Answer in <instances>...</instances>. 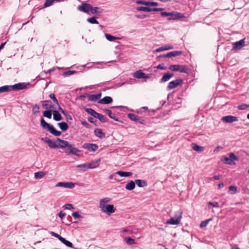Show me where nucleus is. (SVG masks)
Segmentation results:
<instances>
[{
  "label": "nucleus",
  "mask_w": 249,
  "mask_h": 249,
  "mask_svg": "<svg viewBox=\"0 0 249 249\" xmlns=\"http://www.w3.org/2000/svg\"><path fill=\"white\" fill-rule=\"evenodd\" d=\"M245 39H242L238 41L232 43V49L233 50H239L245 46Z\"/></svg>",
  "instance_id": "obj_10"
},
{
  "label": "nucleus",
  "mask_w": 249,
  "mask_h": 249,
  "mask_svg": "<svg viewBox=\"0 0 249 249\" xmlns=\"http://www.w3.org/2000/svg\"><path fill=\"white\" fill-rule=\"evenodd\" d=\"M164 10L163 8H150V12L154 11V12H157V11H160L161 12H162Z\"/></svg>",
  "instance_id": "obj_54"
},
{
  "label": "nucleus",
  "mask_w": 249,
  "mask_h": 249,
  "mask_svg": "<svg viewBox=\"0 0 249 249\" xmlns=\"http://www.w3.org/2000/svg\"><path fill=\"white\" fill-rule=\"evenodd\" d=\"M98 119L100 121H101L102 123H105L108 121V119H107V118L102 114L101 115Z\"/></svg>",
  "instance_id": "obj_51"
},
{
  "label": "nucleus",
  "mask_w": 249,
  "mask_h": 249,
  "mask_svg": "<svg viewBox=\"0 0 249 249\" xmlns=\"http://www.w3.org/2000/svg\"><path fill=\"white\" fill-rule=\"evenodd\" d=\"M49 96L53 100L54 103L59 106L58 101L54 93H51Z\"/></svg>",
  "instance_id": "obj_47"
},
{
  "label": "nucleus",
  "mask_w": 249,
  "mask_h": 249,
  "mask_svg": "<svg viewBox=\"0 0 249 249\" xmlns=\"http://www.w3.org/2000/svg\"><path fill=\"white\" fill-rule=\"evenodd\" d=\"M94 133L96 137L100 139H103L106 136L105 133L103 132L102 130L100 128H95Z\"/></svg>",
  "instance_id": "obj_22"
},
{
  "label": "nucleus",
  "mask_w": 249,
  "mask_h": 249,
  "mask_svg": "<svg viewBox=\"0 0 249 249\" xmlns=\"http://www.w3.org/2000/svg\"><path fill=\"white\" fill-rule=\"evenodd\" d=\"M102 95V93L101 92L98 93V94H87V97L88 98V100L89 101H96V100L99 99Z\"/></svg>",
  "instance_id": "obj_16"
},
{
  "label": "nucleus",
  "mask_w": 249,
  "mask_h": 249,
  "mask_svg": "<svg viewBox=\"0 0 249 249\" xmlns=\"http://www.w3.org/2000/svg\"><path fill=\"white\" fill-rule=\"evenodd\" d=\"M103 9L99 7H93L92 5L90 8V13L92 14L100 15L103 12Z\"/></svg>",
  "instance_id": "obj_20"
},
{
  "label": "nucleus",
  "mask_w": 249,
  "mask_h": 249,
  "mask_svg": "<svg viewBox=\"0 0 249 249\" xmlns=\"http://www.w3.org/2000/svg\"><path fill=\"white\" fill-rule=\"evenodd\" d=\"M174 74L171 73H165L160 80V83H162L169 81L173 76Z\"/></svg>",
  "instance_id": "obj_14"
},
{
  "label": "nucleus",
  "mask_w": 249,
  "mask_h": 249,
  "mask_svg": "<svg viewBox=\"0 0 249 249\" xmlns=\"http://www.w3.org/2000/svg\"><path fill=\"white\" fill-rule=\"evenodd\" d=\"M53 118L55 121H59L63 119L62 117L58 111L54 110L53 111Z\"/></svg>",
  "instance_id": "obj_25"
},
{
  "label": "nucleus",
  "mask_w": 249,
  "mask_h": 249,
  "mask_svg": "<svg viewBox=\"0 0 249 249\" xmlns=\"http://www.w3.org/2000/svg\"><path fill=\"white\" fill-rule=\"evenodd\" d=\"M91 6L89 3L84 2L77 6V9L81 12L88 13L90 11Z\"/></svg>",
  "instance_id": "obj_5"
},
{
  "label": "nucleus",
  "mask_w": 249,
  "mask_h": 249,
  "mask_svg": "<svg viewBox=\"0 0 249 249\" xmlns=\"http://www.w3.org/2000/svg\"><path fill=\"white\" fill-rule=\"evenodd\" d=\"M181 216L180 215L179 217L175 219L174 218H171L169 220L167 221L166 224H170V225H177L179 223L180 221Z\"/></svg>",
  "instance_id": "obj_23"
},
{
  "label": "nucleus",
  "mask_w": 249,
  "mask_h": 249,
  "mask_svg": "<svg viewBox=\"0 0 249 249\" xmlns=\"http://www.w3.org/2000/svg\"><path fill=\"white\" fill-rule=\"evenodd\" d=\"M192 148L195 151L197 152H201L203 150L204 147L197 145L196 143H192Z\"/></svg>",
  "instance_id": "obj_29"
},
{
  "label": "nucleus",
  "mask_w": 249,
  "mask_h": 249,
  "mask_svg": "<svg viewBox=\"0 0 249 249\" xmlns=\"http://www.w3.org/2000/svg\"><path fill=\"white\" fill-rule=\"evenodd\" d=\"M41 140L45 143H47L51 148L64 149V152L68 155L78 156L77 152H80L79 150L73 147L68 141L64 140L57 138L55 141H53L48 137L42 138Z\"/></svg>",
  "instance_id": "obj_1"
},
{
  "label": "nucleus",
  "mask_w": 249,
  "mask_h": 249,
  "mask_svg": "<svg viewBox=\"0 0 249 249\" xmlns=\"http://www.w3.org/2000/svg\"><path fill=\"white\" fill-rule=\"evenodd\" d=\"M39 107L38 105L36 104L32 108V113L34 115H37L39 113Z\"/></svg>",
  "instance_id": "obj_41"
},
{
  "label": "nucleus",
  "mask_w": 249,
  "mask_h": 249,
  "mask_svg": "<svg viewBox=\"0 0 249 249\" xmlns=\"http://www.w3.org/2000/svg\"><path fill=\"white\" fill-rule=\"evenodd\" d=\"M135 187V182L131 180L125 185V189L129 191L133 190Z\"/></svg>",
  "instance_id": "obj_27"
},
{
  "label": "nucleus",
  "mask_w": 249,
  "mask_h": 249,
  "mask_svg": "<svg viewBox=\"0 0 249 249\" xmlns=\"http://www.w3.org/2000/svg\"><path fill=\"white\" fill-rule=\"evenodd\" d=\"M72 216L74 217L75 219L82 217V216L80 214H79V213L77 212L72 213Z\"/></svg>",
  "instance_id": "obj_53"
},
{
  "label": "nucleus",
  "mask_w": 249,
  "mask_h": 249,
  "mask_svg": "<svg viewBox=\"0 0 249 249\" xmlns=\"http://www.w3.org/2000/svg\"><path fill=\"white\" fill-rule=\"evenodd\" d=\"M110 200V199L109 198L105 197L101 199L99 202V208L101 211L107 213L108 215H110L116 211V208L114 207L113 205H106V203L109 202Z\"/></svg>",
  "instance_id": "obj_2"
},
{
  "label": "nucleus",
  "mask_w": 249,
  "mask_h": 249,
  "mask_svg": "<svg viewBox=\"0 0 249 249\" xmlns=\"http://www.w3.org/2000/svg\"><path fill=\"white\" fill-rule=\"evenodd\" d=\"M87 94H88L86 93L85 94L80 95L76 98V99L84 100V99L87 97Z\"/></svg>",
  "instance_id": "obj_59"
},
{
  "label": "nucleus",
  "mask_w": 249,
  "mask_h": 249,
  "mask_svg": "<svg viewBox=\"0 0 249 249\" xmlns=\"http://www.w3.org/2000/svg\"><path fill=\"white\" fill-rule=\"evenodd\" d=\"M248 107H249V105L245 104H242L241 105L238 106L237 108L239 110H245Z\"/></svg>",
  "instance_id": "obj_49"
},
{
  "label": "nucleus",
  "mask_w": 249,
  "mask_h": 249,
  "mask_svg": "<svg viewBox=\"0 0 249 249\" xmlns=\"http://www.w3.org/2000/svg\"><path fill=\"white\" fill-rule=\"evenodd\" d=\"M128 118L132 121L135 123H139L141 124H144V120L142 119L141 117H139L137 115L134 113H128L127 114Z\"/></svg>",
  "instance_id": "obj_6"
},
{
  "label": "nucleus",
  "mask_w": 249,
  "mask_h": 249,
  "mask_svg": "<svg viewBox=\"0 0 249 249\" xmlns=\"http://www.w3.org/2000/svg\"><path fill=\"white\" fill-rule=\"evenodd\" d=\"M42 106L43 107L46 109L54 108V105L52 104L50 100H45L42 102Z\"/></svg>",
  "instance_id": "obj_18"
},
{
  "label": "nucleus",
  "mask_w": 249,
  "mask_h": 249,
  "mask_svg": "<svg viewBox=\"0 0 249 249\" xmlns=\"http://www.w3.org/2000/svg\"><path fill=\"white\" fill-rule=\"evenodd\" d=\"M185 16L183 14L179 12H176V14L172 17H169L167 18L168 20H176L181 18H184Z\"/></svg>",
  "instance_id": "obj_19"
},
{
  "label": "nucleus",
  "mask_w": 249,
  "mask_h": 249,
  "mask_svg": "<svg viewBox=\"0 0 249 249\" xmlns=\"http://www.w3.org/2000/svg\"><path fill=\"white\" fill-rule=\"evenodd\" d=\"M85 110L87 113H88L91 116H93V114L94 113V111H95V110H94L93 109H92L91 108L85 107Z\"/></svg>",
  "instance_id": "obj_52"
},
{
  "label": "nucleus",
  "mask_w": 249,
  "mask_h": 249,
  "mask_svg": "<svg viewBox=\"0 0 249 249\" xmlns=\"http://www.w3.org/2000/svg\"><path fill=\"white\" fill-rule=\"evenodd\" d=\"M178 71L189 74L191 72V69L187 65H179Z\"/></svg>",
  "instance_id": "obj_17"
},
{
  "label": "nucleus",
  "mask_w": 249,
  "mask_h": 249,
  "mask_svg": "<svg viewBox=\"0 0 249 249\" xmlns=\"http://www.w3.org/2000/svg\"><path fill=\"white\" fill-rule=\"evenodd\" d=\"M182 54V52L180 51H176L171 52L165 54L167 58H171L180 55Z\"/></svg>",
  "instance_id": "obj_21"
},
{
  "label": "nucleus",
  "mask_w": 249,
  "mask_h": 249,
  "mask_svg": "<svg viewBox=\"0 0 249 249\" xmlns=\"http://www.w3.org/2000/svg\"><path fill=\"white\" fill-rule=\"evenodd\" d=\"M46 175V173L43 171H38L35 173L36 178H41Z\"/></svg>",
  "instance_id": "obj_37"
},
{
  "label": "nucleus",
  "mask_w": 249,
  "mask_h": 249,
  "mask_svg": "<svg viewBox=\"0 0 249 249\" xmlns=\"http://www.w3.org/2000/svg\"><path fill=\"white\" fill-rule=\"evenodd\" d=\"M136 9L138 11H139L150 12V7H149L140 6L137 7Z\"/></svg>",
  "instance_id": "obj_40"
},
{
  "label": "nucleus",
  "mask_w": 249,
  "mask_h": 249,
  "mask_svg": "<svg viewBox=\"0 0 249 249\" xmlns=\"http://www.w3.org/2000/svg\"><path fill=\"white\" fill-rule=\"evenodd\" d=\"M10 86H3L0 87V93L5 92L11 91Z\"/></svg>",
  "instance_id": "obj_34"
},
{
  "label": "nucleus",
  "mask_w": 249,
  "mask_h": 249,
  "mask_svg": "<svg viewBox=\"0 0 249 249\" xmlns=\"http://www.w3.org/2000/svg\"><path fill=\"white\" fill-rule=\"evenodd\" d=\"M103 111L104 113H106L110 118L114 119L116 121L121 122L119 118L113 114L111 110L105 108L103 109Z\"/></svg>",
  "instance_id": "obj_13"
},
{
  "label": "nucleus",
  "mask_w": 249,
  "mask_h": 249,
  "mask_svg": "<svg viewBox=\"0 0 249 249\" xmlns=\"http://www.w3.org/2000/svg\"><path fill=\"white\" fill-rule=\"evenodd\" d=\"M100 162V159L96 160L90 162L88 163L89 169H93L98 167Z\"/></svg>",
  "instance_id": "obj_24"
},
{
  "label": "nucleus",
  "mask_w": 249,
  "mask_h": 249,
  "mask_svg": "<svg viewBox=\"0 0 249 249\" xmlns=\"http://www.w3.org/2000/svg\"><path fill=\"white\" fill-rule=\"evenodd\" d=\"M66 215V213L63 211H60L58 213V216L61 218L63 219Z\"/></svg>",
  "instance_id": "obj_60"
},
{
  "label": "nucleus",
  "mask_w": 249,
  "mask_h": 249,
  "mask_svg": "<svg viewBox=\"0 0 249 249\" xmlns=\"http://www.w3.org/2000/svg\"><path fill=\"white\" fill-rule=\"evenodd\" d=\"M135 184L139 187H143L147 186V183L146 181L141 179H136L135 181Z\"/></svg>",
  "instance_id": "obj_26"
},
{
  "label": "nucleus",
  "mask_w": 249,
  "mask_h": 249,
  "mask_svg": "<svg viewBox=\"0 0 249 249\" xmlns=\"http://www.w3.org/2000/svg\"><path fill=\"white\" fill-rule=\"evenodd\" d=\"M56 186L71 189L74 187V183L71 182H59L56 184Z\"/></svg>",
  "instance_id": "obj_12"
},
{
  "label": "nucleus",
  "mask_w": 249,
  "mask_h": 249,
  "mask_svg": "<svg viewBox=\"0 0 249 249\" xmlns=\"http://www.w3.org/2000/svg\"><path fill=\"white\" fill-rule=\"evenodd\" d=\"M53 2H54V1L53 0H46L43 6L41 8H40L39 9V10H40L43 8L49 7V6L52 5L53 4Z\"/></svg>",
  "instance_id": "obj_36"
},
{
  "label": "nucleus",
  "mask_w": 249,
  "mask_h": 249,
  "mask_svg": "<svg viewBox=\"0 0 249 249\" xmlns=\"http://www.w3.org/2000/svg\"><path fill=\"white\" fill-rule=\"evenodd\" d=\"M40 125L44 129H46L55 136H60L62 134L61 131L56 130L53 125L46 122L42 118L40 120Z\"/></svg>",
  "instance_id": "obj_3"
},
{
  "label": "nucleus",
  "mask_w": 249,
  "mask_h": 249,
  "mask_svg": "<svg viewBox=\"0 0 249 249\" xmlns=\"http://www.w3.org/2000/svg\"><path fill=\"white\" fill-rule=\"evenodd\" d=\"M28 84H26L25 83H19L13 86H10L11 90H18L25 89L27 88Z\"/></svg>",
  "instance_id": "obj_9"
},
{
  "label": "nucleus",
  "mask_w": 249,
  "mask_h": 249,
  "mask_svg": "<svg viewBox=\"0 0 249 249\" xmlns=\"http://www.w3.org/2000/svg\"><path fill=\"white\" fill-rule=\"evenodd\" d=\"M88 120L90 123H93L95 125H96V124H95V122H96V121H94V119L92 117H88Z\"/></svg>",
  "instance_id": "obj_63"
},
{
  "label": "nucleus",
  "mask_w": 249,
  "mask_h": 249,
  "mask_svg": "<svg viewBox=\"0 0 249 249\" xmlns=\"http://www.w3.org/2000/svg\"><path fill=\"white\" fill-rule=\"evenodd\" d=\"M116 174L119 175L120 177H129L132 175V173L131 172H125V171H119L116 172Z\"/></svg>",
  "instance_id": "obj_30"
},
{
  "label": "nucleus",
  "mask_w": 249,
  "mask_h": 249,
  "mask_svg": "<svg viewBox=\"0 0 249 249\" xmlns=\"http://www.w3.org/2000/svg\"><path fill=\"white\" fill-rule=\"evenodd\" d=\"M87 21L91 24H98V21L95 17H92L87 19Z\"/></svg>",
  "instance_id": "obj_45"
},
{
  "label": "nucleus",
  "mask_w": 249,
  "mask_h": 249,
  "mask_svg": "<svg viewBox=\"0 0 249 249\" xmlns=\"http://www.w3.org/2000/svg\"><path fill=\"white\" fill-rule=\"evenodd\" d=\"M221 160L225 164L232 165L233 164H235L234 161L231 160V158L229 157H224L221 159Z\"/></svg>",
  "instance_id": "obj_28"
},
{
  "label": "nucleus",
  "mask_w": 249,
  "mask_h": 249,
  "mask_svg": "<svg viewBox=\"0 0 249 249\" xmlns=\"http://www.w3.org/2000/svg\"><path fill=\"white\" fill-rule=\"evenodd\" d=\"M82 147L84 149H88L89 151L95 152L98 149V146L94 143H86L83 144Z\"/></svg>",
  "instance_id": "obj_8"
},
{
  "label": "nucleus",
  "mask_w": 249,
  "mask_h": 249,
  "mask_svg": "<svg viewBox=\"0 0 249 249\" xmlns=\"http://www.w3.org/2000/svg\"><path fill=\"white\" fill-rule=\"evenodd\" d=\"M133 76L135 78H136L138 79H141V78L148 79L149 78V76L148 74H145V73L143 72L140 70L137 71L136 72H135L133 74Z\"/></svg>",
  "instance_id": "obj_11"
},
{
  "label": "nucleus",
  "mask_w": 249,
  "mask_h": 249,
  "mask_svg": "<svg viewBox=\"0 0 249 249\" xmlns=\"http://www.w3.org/2000/svg\"><path fill=\"white\" fill-rule=\"evenodd\" d=\"M43 115L44 117L49 119H51L52 118V110H45L44 111Z\"/></svg>",
  "instance_id": "obj_42"
},
{
  "label": "nucleus",
  "mask_w": 249,
  "mask_h": 249,
  "mask_svg": "<svg viewBox=\"0 0 249 249\" xmlns=\"http://www.w3.org/2000/svg\"><path fill=\"white\" fill-rule=\"evenodd\" d=\"M177 12H161L160 13V15L163 17H170L174 16L176 14Z\"/></svg>",
  "instance_id": "obj_35"
},
{
  "label": "nucleus",
  "mask_w": 249,
  "mask_h": 249,
  "mask_svg": "<svg viewBox=\"0 0 249 249\" xmlns=\"http://www.w3.org/2000/svg\"><path fill=\"white\" fill-rule=\"evenodd\" d=\"M105 36H106V38L110 41H114L116 39H118V37H116L113 36L111 35L106 34Z\"/></svg>",
  "instance_id": "obj_46"
},
{
  "label": "nucleus",
  "mask_w": 249,
  "mask_h": 249,
  "mask_svg": "<svg viewBox=\"0 0 249 249\" xmlns=\"http://www.w3.org/2000/svg\"><path fill=\"white\" fill-rule=\"evenodd\" d=\"M212 220V218H209L208 219H206L204 221H203L201 222L200 225V227L201 228L206 227L207 225L208 224V223L210 221H211Z\"/></svg>",
  "instance_id": "obj_43"
},
{
  "label": "nucleus",
  "mask_w": 249,
  "mask_h": 249,
  "mask_svg": "<svg viewBox=\"0 0 249 249\" xmlns=\"http://www.w3.org/2000/svg\"><path fill=\"white\" fill-rule=\"evenodd\" d=\"M165 51L164 46H162V47H159V48H157V49L154 50L153 51V52H154V53H159V52H162V51Z\"/></svg>",
  "instance_id": "obj_58"
},
{
  "label": "nucleus",
  "mask_w": 249,
  "mask_h": 249,
  "mask_svg": "<svg viewBox=\"0 0 249 249\" xmlns=\"http://www.w3.org/2000/svg\"><path fill=\"white\" fill-rule=\"evenodd\" d=\"M77 168H78L81 171L85 172L89 168L88 163H84L82 164H79L77 165Z\"/></svg>",
  "instance_id": "obj_31"
},
{
  "label": "nucleus",
  "mask_w": 249,
  "mask_h": 249,
  "mask_svg": "<svg viewBox=\"0 0 249 249\" xmlns=\"http://www.w3.org/2000/svg\"><path fill=\"white\" fill-rule=\"evenodd\" d=\"M179 64L171 65L169 67V69L172 71H178V70H179Z\"/></svg>",
  "instance_id": "obj_39"
},
{
  "label": "nucleus",
  "mask_w": 249,
  "mask_h": 249,
  "mask_svg": "<svg viewBox=\"0 0 249 249\" xmlns=\"http://www.w3.org/2000/svg\"><path fill=\"white\" fill-rule=\"evenodd\" d=\"M81 124L87 128L90 127V124L86 121L81 122Z\"/></svg>",
  "instance_id": "obj_64"
},
{
  "label": "nucleus",
  "mask_w": 249,
  "mask_h": 249,
  "mask_svg": "<svg viewBox=\"0 0 249 249\" xmlns=\"http://www.w3.org/2000/svg\"><path fill=\"white\" fill-rule=\"evenodd\" d=\"M113 102L112 98L110 96H105L100 99L98 103L101 104H109Z\"/></svg>",
  "instance_id": "obj_15"
},
{
  "label": "nucleus",
  "mask_w": 249,
  "mask_h": 249,
  "mask_svg": "<svg viewBox=\"0 0 249 249\" xmlns=\"http://www.w3.org/2000/svg\"><path fill=\"white\" fill-rule=\"evenodd\" d=\"M209 205H212L214 207H218L219 206L217 202H210Z\"/></svg>",
  "instance_id": "obj_62"
},
{
  "label": "nucleus",
  "mask_w": 249,
  "mask_h": 249,
  "mask_svg": "<svg viewBox=\"0 0 249 249\" xmlns=\"http://www.w3.org/2000/svg\"><path fill=\"white\" fill-rule=\"evenodd\" d=\"M221 120L225 123H232L234 122L238 121V117L232 115H228L224 116L221 118Z\"/></svg>",
  "instance_id": "obj_7"
},
{
  "label": "nucleus",
  "mask_w": 249,
  "mask_h": 249,
  "mask_svg": "<svg viewBox=\"0 0 249 249\" xmlns=\"http://www.w3.org/2000/svg\"><path fill=\"white\" fill-rule=\"evenodd\" d=\"M51 234H52V235L54 236L55 237L57 238L59 240H60V238L62 237L58 234H57L53 231H51Z\"/></svg>",
  "instance_id": "obj_61"
},
{
  "label": "nucleus",
  "mask_w": 249,
  "mask_h": 249,
  "mask_svg": "<svg viewBox=\"0 0 249 249\" xmlns=\"http://www.w3.org/2000/svg\"><path fill=\"white\" fill-rule=\"evenodd\" d=\"M63 207L65 209L71 210V209H73V205L71 204H67L64 205Z\"/></svg>",
  "instance_id": "obj_57"
},
{
  "label": "nucleus",
  "mask_w": 249,
  "mask_h": 249,
  "mask_svg": "<svg viewBox=\"0 0 249 249\" xmlns=\"http://www.w3.org/2000/svg\"><path fill=\"white\" fill-rule=\"evenodd\" d=\"M229 191H231V194H234L237 191V188L235 186H230L229 188Z\"/></svg>",
  "instance_id": "obj_48"
},
{
  "label": "nucleus",
  "mask_w": 249,
  "mask_h": 249,
  "mask_svg": "<svg viewBox=\"0 0 249 249\" xmlns=\"http://www.w3.org/2000/svg\"><path fill=\"white\" fill-rule=\"evenodd\" d=\"M183 83V80L181 79H177L175 80L170 82L167 87V89L170 90L173 89Z\"/></svg>",
  "instance_id": "obj_4"
},
{
  "label": "nucleus",
  "mask_w": 249,
  "mask_h": 249,
  "mask_svg": "<svg viewBox=\"0 0 249 249\" xmlns=\"http://www.w3.org/2000/svg\"><path fill=\"white\" fill-rule=\"evenodd\" d=\"M77 72V71H68L63 72L62 75L65 77H67L73 74L76 73Z\"/></svg>",
  "instance_id": "obj_44"
},
{
  "label": "nucleus",
  "mask_w": 249,
  "mask_h": 249,
  "mask_svg": "<svg viewBox=\"0 0 249 249\" xmlns=\"http://www.w3.org/2000/svg\"><path fill=\"white\" fill-rule=\"evenodd\" d=\"M229 157L232 160H239V158L235 156L234 153H231L229 154Z\"/></svg>",
  "instance_id": "obj_50"
},
{
  "label": "nucleus",
  "mask_w": 249,
  "mask_h": 249,
  "mask_svg": "<svg viewBox=\"0 0 249 249\" xmlns=\"http://www.w3.org/2000/svg\"><path fill=\"white\" fill-rule=\"evenodd\" d=\"M62 243H63L64 245H65L68 247L72 248V244L71 242L67 240L64 238L61 237L60 238L59 240Z\"/></svg>",
  "instance_id": "obj_33"
},
{
  "label": "nucleus",
  "mask_w": 249,
  "mask_h": 249,
  "mask_svg": "<svg viewBox=\"0 0 249 249\" xmlns=\"http://www.w3.org/2000/svg\"><path fill=\"white\" fill-rule=\"evenodd\" d=\"M156 68L157 69L162 70H165L167 69V68L166 67L164 66V64H163V63L158 65L156 67Z\"/></svg>",
  "instance_id": "obj_56"
},
{
  "label": "nucleus",
  "mask_w": 249,
  "mask_h": 249,
  "mask_svg": "<svg viewBox=\"0 0 249 249\" xmlns=\"http://www.w3.org/2000/svg\"><path fill=\"white\" fill-rule=\"evenodd\" d=\"M124 241L128 245H133L135 243V240L130 237H125Z\"/></svg>",
  "instance_id": "obj_38"
},
{
  "label": "nucleus",
  "mask_w": 249,
  "mask_h": 249,
  "mask_svg": "<svg viewBox=\"0 0 249 249\" xmlns=\"http://www.w3.org/2000/svg\"><path fill=\"white\" fill-rule=\"evenodd\" d=\"M135 17L138 18L143 19L145 18L148 17V15L142 14V15H135Z\"/></svg>",
  "instance_id": "obj_55"
},
{
  "label": "nucleus",
  "mask_w": 249,
  "mask_h": 249,
  "mask_svg": "<svg viewBox=\"0 0 249 249\" xmlns=\"http://www.w3.org/2000/svg\"><path fill=\"white\" fill-rule=\"evenodd\" d=\"M58 125L62 131H66L68 129V124L64 122L58 123Z\"/></svg>",
  "instance_id": "obj_32"
}]
</instances>
